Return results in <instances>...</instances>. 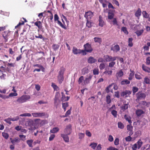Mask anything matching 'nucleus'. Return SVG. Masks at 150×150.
<instances>
[{"label": "nucleus", "mask_w": 150, "mask_h": 150, "mask_svg": "<svg viewBox=\"0 0 150 150\" xmlns=\"http://www.w3.org/2000/svg\"><path fill=\"white\" fill-rule=\"evenodd\" d=\"M71 125L69 124L66 126L64 130V133L67 135H69L71 134Z\"/></svg>", "instance_id": "0eeeda50"}, {"label": "nucleus", "mask_w": 150, "mask_h": 150, "mask_svg": "<svg viewBox=\"0 0 150 150\" xmlns=\"http://www.w3.org/2000/svg\"><path fill=\"white\" fill-rule=\"evenodd\" d=\"M79 139H81L84 138L85 136V134L84 133H80L79 134Z\"/></svg>", "instance_id": "680f3d73"}, {"label": "nucleus", "mask_w": 150, "mask_h": 150, "mask_svg": "<svg viewBox=\"0 0 150 150\" xmlns=\"http://www.w3.org/2000/svg\"><path fill=\"white\" fill-rule=\"evenodd\" d=\"M119 140L118 138H116L114 141V144L115 145H118L119 144Z\"/></svg>", "instance_id": "052dcab7"}, {"label": "nucleus", "mask_w": 150, "mask_h": 150, "mask_svg": "<svg viewBox=\"0 0 150 150\" xmlns=\"http://www.w3.org/2000/svg\"><path fill=\"white\" fill-rule=\"evenodd\" d=\"M94 75H98L99 74V70L98 69H95L93 71Z\"/></svg>", "instance_id": "603ef678"}, {"label": "nucleus", "mask_w": 150, "mask_h": 150, "mask_svg": "<svg viewBox=\"0 0 150 150\" xmlns=\"http://www.w3.org/2000/svg\"><path fill=\"white\" fill-rule=\"evenodd\" d=\"M33 142V140L32 139L28 140L26 142L27 144L30 147H32L33 146L32 143Z\"/></svg>", "instance_id": "72a5a7b5"}, {"label": "nucleus", "mask_w": 150, "mask_h": 150, "mask_svg": "<svg viewBox=\"0 0 150 150\" xmlns=\"http://www.w3.org/2000/svg\"><path fill=\"white\" fill-rule=\"evenodd\" d=\"M35 37L36 38H40V39H42L43 41H44L45 39V38L43 37L42 36V35L41 34H39L38 35V36L35 35Z\"/></svg>", "instance_id": "09e8293b"}, {"label": "nucleus", "mask_w": 150, "mask_h": 150, "mask_svg": "<svg viewBox=\"0 0 150 150\" xmlns=\"http://www.w3.org/2000/svg\"><path fill=\"white\" fill-rule=\"evenodd\" d=\"M144 82L146 84H150V79L147 76H146L144 79Z\"/></svg>", "instance_id": "473e14b6"}, {"label": "nucleus", "mask_w": 150, "mask_h": 150, "mask_svg": "<svg viewBox=\"0 0 150 150\" xmlns=\"http://www.w3.org/2000/svg\"><path fill=\"white\" fill-rule=\"evenodd\" d=\"M92 76V75H90L88 78H86L84 81L83 85L89 83L91 80Z\"/></svg>", "instance_id": "6ab92c4d"}, {"label": "nucleus", "mask_w": 150, "mask_h": 150, "mask_svg": "<svg viewBox=\"0 0 150 150\" xmlns=\"http://www.w3.org/2000/svg\"><path fill=\"white\" fill-rule=\"evenodd\" d=\"M59 131V128L57 127H55L51 129L50 131V132L52 133H55L58 132Z\"/></svg>", "instance_id": "7c9ffc66"}, {"label": "nucleus", "mask_w": 150, "mask_h": 150, "mask_svg": "<svg viewBox=\"0 0 150 150\" xmlns=\"http://www.w3.org/2000/svg\"><path fill=\"white\" fill-rule=\"evenodd\" d=\"M11 118L9 117L7 119H6L4 120L9 125H11Z\"/></svg>", "instance_id": "6e6d98bb"}, {"label": "nucleus", "mask_w": 150, "mask_h": 150, "mask_svg": "<svg viewBox=\"0 0 150 150\" xmlns=\"http://www.w3.org/2000/svg\"><path fill=\"white\" fill-rule=\"evenodd\" d=\"M97 60L94 59L93 57H89L88 59V62L90 64H93L96 62Z\"/></svg>", "instance_id": "4be33fe9"}, {"label": "nucleus", "mask_w": 150, "mask_h": 150, "mask_svg": "<svg viewBox=\"0 0 150 150\" xmlns=\"http://www.w3.org/2000/svg\"><path fill=\"white\" fill-rule=\"evenodd\" d=\"M84 50L87 52L91 53L93 51V49L90 44L88 43L85 44L84 46Z\"/></svg>", "instance_id": "6e6552de"}, {"label": "nucleus", "mask_w": 150, "mask_h": 150, "mask_svg": "<svg viewBox=\"0 0 150 150\" xmlns=\"http://www.w3.org/2000/svg\"><path fill=\"white\" fill-rule=\"evenodd\" d=\"M150 104V102H146L145 101H142L139 103V105L142 108L144 109L146 107H148L149 106Z\"/></svg>", "instance_id": "39448f33"}, {"label": "nucleus", "mask_w": 150, "mask_h": 150, "mask_svg": "<svg viewBox=\"0 0 150 150\" xmlns=\"http://www.w3.org/2000/svg\"><path fill=\"white\" fill-rule=\"evenodd\" d=\"M142 68L144 71L149 73L150 72V68L148 67L144 64L142 65Z\"/></svg>", "instance_id": "aec40b11"}, {"label": "nucleus", "mask_w": 150, "mask_h": 150, "mask_svg": "<svg viewBox=\"0 0 150 150\" xmlns=\"http://www.w3.org/2000/svg\"><path fill=\"white\" fill-rule=\"evenodd\" d=\"M114 84V83H112L111 84H110L105 89V91L107 93H109L110 92L109 89L111 87L112 85Z\"/></svg>", "instance_id": "a19ab883"}, {"label": "nucleus", "mask_w": 150, "mask_h": 150, "mask_svg": "<svg viewBox=\"0 0 150 150\" xmlns=\"http://www.w3.org/2000/svg\"><path fill=\"white\" fill-rule=\"evenodd\" d=\"M57 21L58 24L59 25H60L61 27L64 28L65 29H67V28L66 27V26L64 25L61 21H60L59 20H58Z\"/></svg>", "instance_id": "79ce46f5"}, {"label": "nucleus", "mask_w": 150, "mask_h": 150, "mask_svg": "<svg viewBox=\"0 0 150 150\" xmlns=\"http://www.w3.org/2000/svg\"><path fill=\"white\" fill-rule=\"evenodd\" d=\"M111 62L109 63L108 66L112 68L113 67L115 64V62H114V61H111Z\"/></svg>", "instance_id": "49530a36"}, {"label": "nucleus", "mask_w": 150, "mask_h": 150, "mask_svg": "<svg viewBox=\"0 0 150 150\" xmlns=\"http://www.w3.org/2000/svg\"><path fill=\"white\" fill-rule=\"evenodd\" d=\"M111 114L115 117H116L117 116V111L115 110H112L111 112Z\"/></svg>", "instance_id": "de8ad7c7"}, {"label": "nucleus", "mask_w": 150, "mask_h": 150, "mask_svg": "<svg viewBox=\"0 0 150 150\" xmlns=\"http://www.w3.org/2000/svg\"><path fill=\"white\" fill-rule=\"evenodd\" d=\"M93 39L94 41L96 42H97L100 44L102 42V39L101 38L95 37Z\"/></svg>", "instance_id": "2f4dec72"}, {"label": "nucleus", "mask_w": 150, "mask_h": 150, "mask_svg": "<svg viewBox=\"0 0 150 150\" xmlns=\"http://www.w3.org/2000/svg\"><path fill=\"white\" fill-rule=\"evenodd\" d=\"M144 32L143 29L141 30H137L136 32L135 33L137 36H139L141 35Z\"/></svg>", "instance_id": "c9c22d12"}, {"label": "nucleus", "mask_w": 150, "mask_h": 150, "mask_svg": "<svg viewBox=\"0 0 150 150\" xmlns=\"http://www.w3.org/2000/svg\"><path fill=\"white\" fill-rule=\"evenodd\" d=\"M93 13L91 11H88L85 13L84 15V17L87 19L89 20L93 16Z\"/></svg>", "instance_id": "1a4fd4ad"}, {"label": "nucleus", "mask_w": 150, "mask_h": 150, "mask_svg": "<svg viewBox=\"0 0 150 150\" xmlns=\"http://www.w3.org/2000/svg\"><path fill=\"white\" fill-rule=\"evenodd\" d=\"M121 30L123 31L125 34L127 35L128 34V32L127 30V28L126 27H122Z\"/></svg>", "instance_id": "c03bdc74"}, {"label": "nucleus", "mask_w": 150, "mask_h": 150, "mask_svg": "<svg viewBox=\"0 0 150 150\" xmlns=\"http://www.w3.org/2000/svg\"><path fill=\"white\" fill-rule=\"evenodd\" d=\"M68 135H67V134H61V136L62 137L64 141L66 142H68L69 141V137L68 136Z\"/></svg>", "instance_id": "dca6fc26"}, {"label": "nucleus", "mask_w": 150, "mask_h": 150, "mask_svg": "<svg viewBox=\"0 0 150 150\" xmlns=\"http://www.w3.org/2000/svg\"><path fill=\"white\" fill-rule=\"evenodd\" d=\"M127 130L129 132V135H132L133 133V127L132 125L131 124H129V125H128L127 126Z\"/></svg>", "instance_id": "9b49d317"}, {"label": "nucleus", "mask_w": 150, "mask_h": 150, "mask_svg": "<svg viewBox=\"0 0 150 150\" xmlns=\"http://www.w3.org/2000/svg\"><path fill=\"white\" fill-rule=\"evenodd\" d=\"M105 61L106 62H110L111 61H115L116 60V57H112L108 55H104V56Z\"/></svg>", "instance_id": "423d86ee"}, {"label": "nucleus", "mask_w": 150, "mask_h": 150, "mask_svg": "<svg viewBox=\"0 0 150 150\" xmlns=\"http://www.w3.org/2000/svg\"><path fill=\"white\" fill-rule=\"evenodd\" d=\"M135 77L137 79L140 80L142 79V77L139 75L136 74H135Z\"/></svg>", "instance_id": "774afa93"}, {"label": "nucleus", "mask_w": 150, "mask_h": 150, "mask_svg": "<svg viewBox=\"0 0 150 150\" xmlns=\"http://www.w3.org/2000/svg\"><path fill=\"white\" fill-rule=\"evenodd\" d=\"M130 71L131 72L129 74L128 79L131 80L134 77V71L132 70L131 69H130Z\"/></svg>", "instance_id": "393cba45"}, {"label": "nucleus", "mask_w": 150, "mask_h": 150, "mask_svg": "<svg viewBox=\"0 0 150 150\" xmlns=\"http://www.w3.org/2000/svg\"><path fill=\"white\" fill-rule=\"evenodd\" d=\"M2 136L6 139H8L9 135L8 133L5 132H3L2 133Z\"/></svg>", "instance_id": "5fc2aeb1"}, {"label": "nucleus", "mask_w": 150, "mask_h": 150, "mask_svg": "<svg viewBox=\"0 0 150 150\" xmlns=\"http://www.w3.org/2000/svg\"><path fill=\"white\" fill-rule=\"evenodd\" d=\"M141 9L139 8L135 12V15L136 17L139 18L141 15Z\"/></svg>", "instance_id": "a878e982"}, {"label": "nucleus", "mask_w": 150, "mask_h": 150, "mask_svg": "<svg viewBox=\"0 0 150 150\" xmlns=\"http://www.w3.org/2000/svg\"><path fill=\"white\" fill-rule=\"evenodd\" d=\"M118 127L120 129H123L124 127L123 124L121 122H119L117 123Z\"/></svg>", "instance_id": "ea45409f"}, {"label": "nucleus", "mask_w": 150, "mask_h": 150, "mask_svg": "<svg viewBox=\"0 0 150 150\" xmlns=\"http://www.w3.org/2000/svg\"><path fill=\"white\" fill-rule=\"evenodd\" d=\"M2 35L5 42H7L8 38L12 37L13 33L9 31H4L2 33Z\"/></svg>", "instance_id": "f03ea898"}, {"label": "nucleus", "mask_w": 150, "mask_h": 150, "mask_svg": "<svg viewBox=\"0 0 150 150\" xmlns=\"http://www.w3.org/2000/svg\"><path fill=\"white\" fill-rule=\"evenodd\" d=\"M106 102L108 104L110 103L111 102L110 97L109 95H108L106 97Z\"/></svg>", "instance_id": "a18cd8bd"}, {"label": "nucleus", "mask_w": 150, "mask_h": 150, "mask_svg": "<svg viewBox=\"0 0 150 150\" xmlns=\"http://www.w3.org/2000/svg\"><path fill=\"white\" fill-rule=\"evenodd\" d=\"M82 73L84 75L87 74L88 73V69L86 67L83 68L82 70Z\"/></svg>", "instance_id": "37998d69"}, {"label": "nucleus", "mask_w": 150, "mask_h": 150, "mask_svg": "<svg viewBox=\"0 0 150 150\" xmlns=\"http://www.w3.org/2000/svg\"><path fill=\"white\" fill-rule=\"evenodd\" d=\"M112 70L106 71L103 72V73L106 74H107L109 75H111L112 74Z\"/></svg>", "instance_id": "4d7b16f0"}, {"label": "nucleus", "mask_w": 150, "mask_h": 150, "mask_svg": "<svg viewBox=\"0 0 150 150\" xmlns=\"http://www.w3.org/2000/svg\"><path fill=\"white\" fill-rule=\"evenodd\" d=\"M124 75L122 69L117 71L115 74V76L117 79L122 77Z\"/></svg>", "instance_id": "ddd939ff"}, {"label": "nucleus", "mask_w": 150, "mask_h": 150, "mask_svg": "<svg viewBox=\"0 0 150 150\" xmlns=\"http://www.w3.org/2000/svg\"><path fill=\"white\" fill-rule=\"evenodd\" d=\"M84 79V77L83 76H81L79 79L78 82L79 84L81 83Z\"/></svg>", "instance_id": "13d9d810"}, {"label": "nucleus", "mask_w": 150, "mask_h": 150, "mask_svg": "<svg viewBox=\"0 0 150 150\" xmlns=\"http://www.w3.org/2000/svg\"><path fill=\"white\" fill-rule=\"evenodd\" d=\"M133 40V39L132 38H129L128 39V42L129 46L132 47L133 45V43H132V41Z\"/></svg>", "instance_id": "f704fd0d"}, {"label": "nucleus", "mask_w": 150, "mask_h": 150, "mask_svg": "<svg viewBox=\"0 0 150 150\" xmlns=\"http://www.w3.org/2000/svg\"><path fill=\"white\" fill-rule=\"evenodd\" d=\"M105 67V64L104 63H101L99 65V68L100 70H103L104 69Z\"/></svg>", "instance_id": "bf43d9fd"}, {"label": "nucleus", "mask_w": 150, "mask_h": 150, "mask_svg": "<svg viewBox=\"0 0 150 150\" xmlns=\"http://www.w3.org/2000/svg\"><path fill=\"white\" fill-rule=\"evenodd\" d=\"M30 98V97L28 95H23L18 98L17 101L19 103H23L25 102L27 100Z\"/></svg>", "instance_id": "7ed1b4c3"}, {"label": "nucleus", "mask_w": 150, "mask_h": 150, "mask_svg": "<svg viewBox=\"0 0 150 150\" xmlns=\"http://www.w3.org/2000/svg\"><path fill=\"white\" fill-rule=\"evenodd\" d=\"M10 140L11 142L13 144H14L16 143H19L20 142V139L18 137H16L14 139L11 138Z\"/></svg>", "instance_id": "2eb2a0df"}, {"label": "nucleus", "mask_w": 150, "mask_h": 150, "mask_svg": "<svg viewBox=\"0 0 150 150\" xmlns=\"http://www.w3.org/2000/svg\"><path fill=\"white\" fill-rule=\"evenodd\" d=\"M137 98L136 100L138 103L141 100L145 98L146 96L145 94L144 93H137Z\"/></svg>", "instance_id": "9d476101"}, {"label": "nucleus", "mask_w": 150, "mask_h": 150, "mask_svg": "<svg viewBox=\"0 0 150 150\" xmlns=\"http://www.w3.org/2000/svg\"><path fill=\"white\" fill-rule=\"evenodd\" d=\"M124 118L129 124H132V122L131 120V118L129 116L125 115H124Z\"/></svg>", "instance_id": "cd10ccee"}, {"label": "nucleus", "mask_w": 150, "mask_h": 150, "mask_svg": "<svg viewBox=\"0 0 150 150\" xmlns=\"http://www.w3.org/2000/svg\"><path fill=\"white\" fill-rule=\"evenodd\" d=\"M34 25L37 26L38 29H41L42 28V24L40 21H37L34 23Z\"/></svg>", "instance_id": "5701e85b"}, {"label": "nucleus", "mask_w": 150, "mask_h": 150, "mask_svg": "<svg viewBox=\"0 0 150 150\" xmlns=\"http://www.w3.org/2000/svg\"><path fill=\"white\" fill-rule=\"evenodd\" d=\"M110 50H112L114 52H117L120 50V47L118 45H115L114 47L111 48Z\"/></svg>", "instance_id": "a211bd4d"}, {"label": "nucleus", "mask_w": 150, "mask_h": 150, "mask_svg": "<svg viewBox=\"0 0 150 150\" xmlns=\"http://www.w3.org/2000/svg\"><path fill=\"white\" fill-rule=\"evenodd\" d=\"M132 93V91L129 90H125L122 92L121 93V96H122L126 98L128 97Z\"/></svg>", "instance_id": "f8f14e48"}, {"label": "nucleus", "mask_w": 150, "mask_h": 150, "mask_svg": "<svg viewBox=\"0 0 150 150\" xmlns=\"http://www.w3.org/2000/svg\"><path fill=\"white\" fill-rule=\"evenodd\" d=\"M98 25L101 27H103L104 23V22L103 20V18L101 15H100L98 17Z\"/></svg>", "instance_id": "f3484780"}, {"label": "nucleus", "mask_w": 150, "mask_h": 150, "mask_svg": "<svg viewBox=\"0 0 150 150\" xmlns=\"http://www.w3.org/2000/svg\"><path fill=\"white\" fill-rule=\"evenodd\" d=\"M112 22L113 23V24L114 25H118L117 22L116 18H113V20L112 21Z\"/></svg>", "instance_id": "338daca9"}, {"label": "nucleus", "mask_w": 150, "mask_h": 150, "mask_svg": "<svg viewBox=\"0 0 150 150\" xmlns=\"http://www.w3.org/2000/svg\"><path fill=\"white\" fill-rule=\"evenodd\" d=\"M131 135H129L125 138V140L127 142H130L131 140L132 137H130Z\"/></svg>", "instance_id": "69168bd1"}, {"label": "nucleus", "mask_w": 150, "mask_h": 150, "mask_svg": "<svg viewBox=\"0 0 150 150\" xmlns=\"http://www.w3.org/2000/svg\"><path fill=\"white\" fill-rule=\"evenodd\" d=\"M32 114L34 117H39L45 116V113L44 112H34Z\"/></svg>", "instance_id": "4468645a"}, {"label": "nucleus", "mask_w": 150, "mask_h": 150, "mask_svg": "<svg viewBox=\"0 0 150 150\" xmlns=\"http://www.w3.org/2000/svg\"><path fill=\"white\" fill-rule=\"evenodd\" d=\"M18 95L17 93H11L9 94V97H13V96H16Z\"/></svg>", "instance_id": "0e129e2a"}, {"label": "nucleus", "mask_w": 150, "mask_h": 150, "mask_svg": "<svg viewBox=\"0 0 150 150\" xmlns=\"http://www.w3.org/2000/svg\"><path fill=\"white\" fill-rule=\"evenodd\" d=\"M97 143H91L89 146H91V148H92L93 149H96V146H97Z\"/></svg>", "instance_id": "58836bf2"}, {"label": "nucleus", "mask_w": 150, "mask_h": 150, "mask_svg": "<svg viewBox=\"0 0 150 150\" xmlns=\"http://www.w3.org/2000/svg\"><path fill=\"white\" fill-rule=\"evenodd\" d=\"M92 23L89 21V20H87L86 26L88 28H91V27Z\"/></svg>", "instance_id": "4c0bfd02"}, {"label": "nucleus", "mask_w": 150, "mask_h": 150, "mask_svg": "<svg viewBox=\"0 0 150 150\" xmlns=\"http://www.w3.org/2000/svg\"><path fill=\"white\" fill-rule=\"evenodd\" d=\"M65 71V69L63 68H60L59 72V74L57 76L59 83L61 84L64 79V74Z\"/></svg>", "instance_id": "f257e3e1"}, {"label": "nucleus", "mask_w": 150, "mask_h": 150, "mask_svg": "<svg viewBox=\"0 0 150 150\" xmlns=\"http://www.w3.org/2000/svg\"><path fill=\"white\" fill-rule=\"evenodd\" d=\"M129 105L128 103L127 104H124L121 107L122 110L124 111L125 110L128 109Z\"/></svg>", "instance_id": "c85d7f7f"}, {"label": "nucleus", "mask_w": 150, "mask_h": 150, "mask_svg": "<svg viewBox=\"0 0 150 150\" xmlns=\"http://www.w3.org/2000/svg\"><path fill=\"white\" fill-rule=\"evenodd\" d=\"M144 113V112L141 109H138L136 111V114L138 116H140Z\"/></svg>", "instance_id": "b1692460"}, {"label": "nucleus", "mask_w": 150, "mask_h": 150, "mask_svg": "<svg viewBox=\"0 0 150 150\" xmlns=\"http://www.w3.org/2000/svg\"><path fill=\"white\" fill-rule=\"evenodd\" d=\"M143 144V142L141 139H139L136 143L134 144L132 146V148L133 150H136L137 148L139 149Z\"/></svg>", "instance_id": "20e7f679"}, {"label": "nucleus", "mask_w": 150, "mask_h": 150, "mask_svg": "<svg viewBox=\"0 0 150 150\" xmlns=\"http://www.w3.org/2000/svg\"><path fill=\"white\" fill-rule=\"evenodd\" d=\"M114 16V14L112 12H108V19L111 20L113 19Z\"/></svg>", "instance_id": "c756f323"}, {"label": "nucleus", "mask_w": 150, "mask_h": 150, "mask_svg": "<svg viewBox=\"0 0 150 150\" xmlns=\"http://www.w3.org/2000/svg\"><path fill=\"white\" fill-rule=\"evenodd\" d=\"M130 83V81L127 79H124L120 82V84L122 85H127L129 84Z\"/></svg>", "instance_id": "bb28decb"}, {"label": "nucleus", "mask_w": 150, "mask_h": 150, "mask_svg": "<svg viewBox=\"0 0 150 150\" xmlns=\"http://www.w3.org/2000/svg\"><path fill=\"white\" fill-rule=\"evenodd\" d=\"M142 14L143 15V17L145 18H149V16L146 11H143L142 12Z\"/></svg>", "instance_id": "3c124183"}, {"label": "nucleus", "mask_w": 150, "mask_h": 150, "mask_svg": "<svg viewBox=\"0 0 150 150\" xmlns=\"http://www.w3.org/2000/svg\"><path fill=\"white\" fill-rule=\"evenodd\" d=\"M52 48L54 51L57 50L59 47V45L58 44H53L52 46Z\"/></svg>", "instance_id": "e433bc0d"}, {"label": "nucleus", "mask_w": 150, "mask_h": 150, "mask_svg": "<svg viewBox=\"0 0 150 150\" xmlns=\"http://www.w3.org/2000/svg\"><path fill=\"white\" fill-rule=\"evenodd\" d=\"M133 93L135 94L136 92H137L138 90V88L136 86H134L133 87L132 89Z\"/></svg>", "instance_id": "8fccbe9b"}, {"label": "nucleus", "mask_w": 150, "mask_h": 150, "mask_svg": "<svg viewBox=\"0 0 150 150\" xmlns=\"http://www.w3.org/2000/svg\"><path fill=\"white\" fill-rule=\"evenodd\" d=\"M81 50H78L77 48H76L75 47H73L72 52L74 54H81L80 52Z\"/></svg>", "instance_id": "412c9836"}, {"label": "nucleus", "mask_w": 150, "mask_h": 150, "mask_svg": "<svg viewBox=\"0 0 150 150\" xmlns=\"http://www.w3.org/2000/svg\"><path fill=\"white\" fill-rule=\"evenodd\" d=\"M146 64L147 65H150V57H147L146 58Z\"/></svg>", "instance_id": "e2e57ef3"}, {"label": "nucleus", "mask_w": 150, "mask_h": 150, "mask_svg": "<svg viewBox=\"0 0 150 150\" xmlns=\"http://www.w3.org/2000/svg\"><path fill=\"white\" fill-rule=\"evenodd\" d=\"M20 116H22V117H30L31 116V115L29 113H24L23 114H21L20 115Z\"/></svg>", "instance_id": "864d4df0"}]
</instances>
